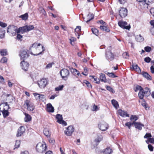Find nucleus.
<instances>
[{"instance_id":"48","label":"nucleus","mask_w":154,"mask_h":154,"mask_svg":"<svg viewBox=\"0 0 154 154\" xmlns=\"http://www.w3.org/2000/svg\"><path fill=\"white\" fill-rule=\"evenodd\" d=\"M147 1V0H144L142 2L140 3V5H146L147 6H148V4H147L146 2Z\"/></svg>"},{"instance_id":"46","label":"nucleus","mask_w":154,"mask_h":154,"mask_svg":"<svg viewBox=\"0 0 154 154\" xmlns=\"http://www.w3.org/2000/svg\"><path fill=\"white\" fill-rule=\"evenodd\" d=\"M83 82L86 84L88 88H92V86L91 84L88 81L86 80H84Z\"/></svg>"},{"instance_id":"24","label":"nucleus","mask_w":154,"mask_h":154,"mask_svg":"<svg viewBox=\"0 0 154 154\" xmlns=\"http://www.w3.org/2000/svg\"><path fill=\"white\" fill-rule=\"evenodd\" d=\"M71 72L75 76L76 75H77L79 76H81V74H80L79 71L75 69L74 68L73 69H71Z\"/></svg>"},{"instance_id":"56","label":"nucleus","mask_w":154,"mask_h":154,"mask_svg":"<svg viewBox=\"0 0 154 154\" xmlns=\"http://www.w3.org/2000/svg\"><path fill=\"white\" fill-rule=\"evenodd\" d=\"M122 56L123 57L126 59L129 57V55L127 52H125L123 53Z\"/></svg>"},{"instance_id":"3","label":"nucleus","mask_w":154,"mask_h":154,"mask_svg":"<svg viewBox=\"0 0 154 154\" xmlns=\"http://www.w3.org/2000/svg\"><path fill=\"white\" fill-rule=\"evenodd\" d=\"M47 147V146L45 144L39 143L36 145V149L38 152L43 153L46 150Z\"/></svg>"},{"instance_id":"33","label":"nucleus","mask_w":154,"mask_h":154,"mask_svg":"<svg viewBox=\"0 0 154 154\" xmlns=\"http://www.w3.org/2000/svg\"><path fill=\"white\" fill-rule=\"evenodd\" d=\"M0 53L2 56H4L8 55L7 51L6 49L0 50Z\"/></svg>"},{"instance_id":"29","label":"nucleus","mask_w":154,"mask_h":154,"mask_svg":"<svg viewBox=\"0 0 154 154\" xmlns=\"http://www.w3.org/2000/svg\"><path fill=\"white\" fill-rule=\"evenodd\" d=\"M43 133L47 137H49L51 135L49 130L47 128H45L44 129Z\"/></svg>"},{"instance_id":"59","label":"nucleus","mask_w":154,"mask_h":154,"mask_svg":"<svg viewBox=\"0 0 154 154\" xmlns=\"http://www.w3.org/2000/svg\"><path fill=\"white\" fill-rule=\"evenodd\" d=\"M45 100V96L44 95L41 94L40 95V98H39V100H42L44 101Z\"/></svg>"},{"instance_id":"2","label":"nucleus","mask_w":154,"mask_h":154,"mask_svg":"<svg viewBox=\"0 0 154 154\" xmlns=\"http://www.w3.org/2000/svg\"><path fill=\"white\" fill-rule=\"evenodd\" d=\"M60 74L62 79L67 80L70 75L69 71L65 68L62 69L60 72Z\"/></svg>"},{"instance_id":"55","label":"nucleus","mask_w":154,"mask_h":154,"mask_svg":"<svg viewBox=\"0 0 154 154\" xmlns=\"http://www.w3.org/2000/svg\"><path fill=\"white\" fill-rule=\"evenodd\" d=\"M70 43L71 45H74V44L72 43V42H73L76 40V38H74L73 37H71V38L69 39Z\"/></svg>"},{"instance_id":"11","label":"nucleus","mask_w":154,"mask_h":154,"mask_svg":"<svg viewBox=\"0 0 154 154\" xmlns=\"http://www.w3.org/2000/svg\"><path fill=\"white\" fill-rule=\"evenodd\" d=\"M20 65L23 69L25 71L27 70L29 66V64L23 60L20 63Z\"/></svg>"},{"instance_id":"52","label":"nucleus","mask_w":154,"mask_h":154,"mask_svg":"<svg viewBox=\"0 0 154 154\" xmlns=\"http://www.w3.org/2000/svg\"><path fill=\"white\" fill-rule=\"evenodd\" d=\"M144 60L146 62L149 63L150 62L151 59L149 57H147L144 58Z\"/></svg>"},{"instance_id":"44","label":"nucleus","mask_w":154,"mask_h":154,"mask_svg":"<svg viewBox=\"0 0 154 154\" xmlns=\"http://www.w3.org/2000/svg\"><path fill=\"white\" fill-rule=\"evenodd\" d=\"M130 119L131 121L134 120L136 121L138 119V117L137 116L132 115L130 117Z\"/></svg>"},{"instance_id":"6","label":"nucleus","mask_w":154,"mask_h":154,"mask_svg":"<svg viewBox=\"0 0 154 154\" xmlns=\"http://www.w3.org/2000/svg\"><path fill=\"white\" fill-rule=\"evenodd\" d=\"M74 128L73 126H69L65 131L64 133L67 136H70L74 131Z\"/></svg>"},{"instance_id":"19","label":"nucleus","mask_w":154,"mask_h":154,"mask_svg":"<svg viewBox=\"0 0 154 154\" xmlns=\"http://www.w3.org/2000/svg\"><path fill=\"white\" fill-rule=\"evenodd\" d=\"M142 74L143 76L147 80H152V77L151 76H150V75L147 72H142Z\"/></svg>"},{"instance_id":"57","label":"nucleus","mask_w":154,"mask_h":154,"mask_svg":"<svg viewBox=\"0 0 154 154\" xmlns=\"http://www.w3.org/2000/svg\"><path fill=\"white\" fill-rule=\"evenodd\" d=\"M38 10L41 13H42L44 14H45V13H46L44 9L41 7L39 8Z\"/></svg>"},{"instance_id":"47","label":"nucleus","mask_w":154,"mask_h":154,"mask_svg":"<svg viewBox=\"0 0 154 154\" xmlns=\"http://www.w3.org/2000/svg\"><path fill=\"white\" fill-rule=\"evenodd\" d=\"M7 59L6 57H3L0 60V62L2 63H5L7 62Z\"/></svg>"},{"instance_id":"40","label":"nucleus","mask_w":154,"mask_h":154,"mask_svg":"<svg viewBox=\"0 0 154 154\" xmlns=\"http://www.w3.org/2000/svg\"><path fill=\"white\" fill-rule=\"evenodd\" d=\"M56 118L57 119V122L59 123V121L63 120L62 115L60 114H57L56 116Z\"/></svg>"},{"instance_id":"39","label":"nucleus","mask_w":154,"mask_h":154,"mask_svg":"<svg viewBox=\"0 0 154 154\" xmlns=\"http://www.w3.org/2000/svg\"><path fill=\"white\" fill-rule=\"evenodd\" d=\"M28 14L27 13L23 15H22L20 16V17L22 19L24 20H26L28 18Z\"/></svg>"},{"instance_id":"18","label":"nucleus","mask_w":154,"mask_h":154,"mask_svg":"<svg viewBox=\"0 0 154 154\" xmlns=\"http://www.w3.org/2000/svg\"><path fill=\"white\" fill-rule=\"evenodd\" d=\"M102 139L103 137L100 134H97V137L94 140V142L97 143V145L99 144Z\"/></svg>"},{"instance_id":"61","label":"nucleus","mask_w":154,"mask_h":154,"mask_svg":"<svg viewBox=\"0 0 154 154\" xmlns=\"http://www.w3.org/2000/svg\"><path fill=\"white\" fill-rule=\"evenodd\" d=\"M148 148L149 150L151 151H152L153 150V147L152 146L151 144H149L148 145Z\"/></svg>"},{"instance_id":"7","label":"nucleus","mask_w":154,"mask_h":154,"mask_svg":"<svg viewBox=\"0 0 154 154\" xmlns=\"http://www.w3.org/2000/svg\"><path fill=\"white\" fill-rule=\"evenodd\" d=\"M98 127L100 130L104 131L108 128V125L105 122L102 121L98 125Z\"/></svg>"},{"instance_id":"13","label":"nucleus","mask_w":154,"mask_h":154,"mask_svg":"<svg viewBox=\"0 0 154 154\" xmlns=\"http://www.w3.org/2000/svg\"><path fill=\"white\" fill-rule=\"evenodd\" d=\"M118 114L122 117H129V115L128 114L126 111H123L122 109H119L118 111Z\"/></svg>"},{"instance_id":"27","label":"nucleus","mask_w":154,"mask_h":154,"mask_svg":"<svg viewBox=\"0 0 154 154\" xmlns=\"http://www.w3.org/2000/svg\"><path fill=\"white\" fill-rule=\"evenodd\" d=\"M144 91L145 96L148 97L150 94V90L149 88L147 87L145 88Z\"/></svg>"},{"instance_id":"31","label":"nucleus","mask_w":154,"mask_h":154,"mask_svg":"<svg viewBox=\"0 0 154 154\" xmlns=\"http://www.w3.org/2000/svg\"><path fill=\"white\" fill-rule=\"evenodd\" d=\"M112 150L110 148H107L103 152L104 154H110L112 152Z\"/></svg>"},{"instance_id":"12","label":"nucleus","mask_w":154,"mask_h":154,"mask_svg":"<svg viewBox=\"0 0 154 154\" xmlns=\"http://www.w3.org/2000/svg\"><path fill=\"white\" fill-rule=\"evenodd\" d=\"M25 129L23 126H20L18 130L17 136H21L25 132Z\"/></svg>"},{"instance_id":"42","label":"nucleus","mask_w":154,"mask_h":154,"mask_svg":"<svg viewBox=\"0 0 154 154\" xmlns=\"http://www.w3.org/2000/svg\"><path fill=\"white\" fill-rule=\"evenodd\" d=\"M91 30L93 33L97 36L98 34V30L96 28H92L91 29Z\"/></svg>"},{"instance_id":"54","label":"nucleus","mask_w":154,"mask_h":154,"mask_svg":"<svg viewBox=\"0 0 154 154\" xmlns=\"http://www.w3.org/2000/svg\"><path fill=\"white\" fill-rule=\"evenodd\" d=\"M59 123L60 124H62L63 125H64V126H66L67 125V123L65 121L62 120H61L60 121H59Z\"/></svg>"},{"instance_id":"63","label":"nucleus","mask_w":154,"mask_h":154,"mask_svg":"<svg viewBox=\"0 0 154 154\" xmlns=\"http://www.w3.org/2000/svg\"><path fill=\"white\" fill-rule=\"evenodd\" d=\"M23 37L22 36L19 34V33H17V39L19 40L20 38H21Z\"/></svg>"},{"instance_id":"10","label":"nucleus","mask_w":154,"mask_h":154,"mask_svg":"<svg viewBox=\"0 0 154 154\" xmlns=\"http://www.w3.org/2000/svg\"><path fill=\"white\" fill-rule=\"evenodd\" d=\"M48 82L46 79H41L40 81H38V84L39 87L41 88H44L46 85L47 84Z\"/></svg>"},{"instance_id":"25","label":"nucleus","mask_w":154,"mask_h":154,"mask_svg":"<svg viewBox=\"0 0 154 154\" xmlns=\"http://www.w3.org/2000/svg\"><path fill=\"white\" fill-rule=\"evenodd\" d=\"M136 39L138 42H141L144 40L143 38L141 35L140 34L137 35L136 37Z\"/></svg>"},{"instance_id":"22","label":"nucleus","mask_w":154,"mask_h":154,"mask_svg":"<svg viewBox=\"0 0 154 154\" xmlns=\"http://www.w3.org/2000/svg\"><path fill=\"white\" fill-rule=\"evenodd\" d=\"M1 112H2L3 117L5 118H6L9 115V112L8 111V109H3Z\"/></svg>"},{"instance_id":"62","label":"nucleus","mask_w":154,"mask_h":154,"mask_svg":"<svg viewBox=\"0 0 154 154\" xmlns=\"http://www.w3.org/2000/svg\"><path fill=\"white\" fill-rule=\"evenodd\" d=\"M151 134L150 133H147L146 135L144 136V137L145 138H147L151 137Z\"/></svg>"},{"instance_id":"36","label":"nucleus","mask_w":154,"mask_h":154,"mask_svg":"<svg viewBox=\"0 0 154 154\" xmlns=\"http://www.w3.org/2000/svg\"><path fill=\"white\" fill-rule=\"evenodd\" d=\"M106 72L107 73L105 72V73L110 77L114 78L117 77V76L115 74L112 72L110 73L108 72Z\"/></svg>"},{"instance_id":"1","label":"nucleus","mask_w":154,"mask_h":154,"mask_svg":"<svg viewBox=\"0 0 154 154\" xmlns=\"http://www.w3.org/2000/svg\"><path fill=\"white\" fill-rule=\"evenodd\" d=\"M17 26L14 25H10L8 27L7 32L10 35L14 36L16 35V33H17Z\"/></svg>"},{"instance_id":"50","label":"nucleus","mask_w":154,"mask_h":154,"mask_svg":"<svg viewBox=\"0 0 154 154\" xmlns=\"http://www.w3.org/2000/svg\"><path fill=\"white\" fill-rule=\"evenodd\" d=\"M20 140H17L16 141V143L15 144V148H18L20 145Z\"/></svg>"},{"instance_id":"34","label":"nucleus","mask_w":154,"mask_h":154,"mask_svg":"<svg viewBox=\"0 0 154 154\" xmlns=\"http://www.w3.org/2000/svg\"><path fill=\"white\" fill-rule=\"evenodd\" d=\"M113 106L115 107V108H117L119 105L118 102L115 100L113 99L111 100Z\"/></svg>"},{"instance_id":"30","label":"nucleus","mask_w":154,"mask_h":154,"mask_svg":"<svg viewBox=\"0 0 154 154\" xmlns=\"http://www.w3.org/2000/svg\"><path fill=\"white\" fill-rule=\"evenodd\" d=\"M25 117L24 118L25 121L26 122H28L30 121L31 119V116L26 113L25 114Z\"/></svg>"},{"instance_id":"9","label":"nucleus","mask_w":154,"mask_h":154,"mask_svg":"<svg viewBox=\"0 0 154 154\" xmlns=\"http://www.w3.org/2000/svg\"><path fill=\"white\" fill-rule=\"evenodd\" d=\"M127 11L126 8H121L119 11V15L122 18L125 17L127 16Z\"/></svg>"},{"instance_id":"16","label":"nucleus","mask_w":154,"mask_h":154,"mask_svg":"<svg viewBox=\"0 0 154 154\" xmlns=\"http://www.w3.org/2000/svg\"><path fill=\"white\" fill-rule=\"evenodd\" d=\"M25 32H27L26 26L22 27H20L19 28L17 29V33H21L22 34H23Z\"/></svg>"},{"instance_id":"58","label":"nucleus","mask_w":154,"mask_h":154,"mask_svg":"<svg viewBox=\"0 0 154 154\" xmlns=\"http://www.w3.org/2000/svg\"><path fill=\"white\" fill-rule=\"evenodd\" d=\"M81 29V27L80 26H78L76 27V29L75 30V32H77V33L78 32L80 31Z\"/></svg>"},{"instance_id":"43","label":"nucleus","mask_w":154,"mask_h":154,"mask_svg":"<svg viewBox=\"0 0 154 154\" xmlns=\"http://www.w3.org/2000/svg\"><path fill=\"white\" fill-rule=\"evenodd\" d=\"M106 88L107 90L110 91V92L113 93H115V91L111 87L107 85L106 86Z\"/></svg>"},{"instance_id":"14","label":"nucleus","mask_w":154,"mask_h":154,"mask_svg":"<svg viewBox=\"0 0 154 154\" xmlns=\"http://www.w3.org/2000/svg\"><path fill=\"white\" fill-rule=\"evenodd\" d=\"M19 55L20 56L21 58L23 59H24L27 57L29 56L27 52L24 50H22L20 51Z\"/></svg>"},{"instance_id":"26","label":"nucleus","mask_w":154,"mask_h":154,"mask_svg":"<svg viewBox=\"0 0 154 154\" xmlns=\"http://www.w3.org/2000/svg\"><path fill=\"white\" fill-rule=\"evenodd\" d=\"M118 24L119 26L123 29L125 26L127 24V23L126 22L120 21L118 22Z\"/></svg>"},{"instance_id":"28","label":"nucleus","mask_w":154,"mask_h":154,"mask_svg":"<svg viewBox=\"0 0 154 154\" xmlns=\"http://www.w3.org/2000/svg\"><path fill=\"white\" fill-rule=\"evenodd\" d=\"M138 96L140 99H143V97L145 96L144 91L143 89V90L139 91Z\"/></svg>"},{"instance_id":"4","label":"nucleus","mask_w":154,"mask_h":154,"mask_svg":"<svg viewBox=\"0 0 154 154\" xmlns=\"http://www.w3.org/2000/svg\"><path fill=\"white\" fill-rule=\"evenodd\" d=\"M41 44L40 43L37 44V43H34L32 45V46L30 47L29 48V51L30 52V54L33 55H35V56H37L40 54H41L42 53V52H40L38 53H36V54H33V53L32 52V49L33 50L36 49L37 50L38 48V46H40Z\"/></svg>"},{"instance_id":"37","label":"nucleus","mask_w":154,"mask_h":154,"mask_svg":"<svg viewBox=\"0 0 154 154\" xmlns=\"http://www.w3.org/2000/svg\"><path fill=\"white\" fill-rule=\"evenodd\" d=\"M2 105H4V108L3 109H9V105H8V103L7 102H5L3 103H2L0 105V106H1Z\"/></svg>"},{"instance_id":"49","label":"nucleus","mask_w":154,"mask_h":154,"mask_svg":"<svg viewBox=\"0 0 154 154\" xmlns=\"http://www.w3.org/2000/svg\"><path fill=\"white\" fill-rule=\"evenodd\" d=\"M144 49L146 52H149L151 50V48L149 46H146L144 48Z\"/></svg>"},{"instance_id":"38","label":"nucleus","mask_w":154,"mask_h":154,"mask_svg":"<svg viewBox=\"0 0 154 154\" xmlns=\"http://www.w3.org/2000/svg\"><path fill=\"white\" fill-rule=\"evenodd\" d=\"M99 107L97 106L94 104L93 106L92 107L91 110L92 111H97L99 109Z\"/></svg>"},{"instance_id":"17","label":"nucleus","mask_w":154,"mask_h":154,"mask_svg":"<svg viewBox=\"0 0 154 154\" xmlns=\"http://www.w3.org/2000/svg\"><path fill=\"white\" fill-rule=\"evenodd\" d=\"M47 110L49 112H54V108L50 103L47 105Z\"/></svg>"},{"instance_id":"20","label":"nucleus","mask_w":154,"mask_h":154,"mask_svg":"<svg viewBox=\"0 0 154 154\" xmlns=\"http://www.w3.org/2000/svg\"><path fill=\"white\" fill-rule=\"evenodd\" d=\"M99 79L100 80L101 82H104V83L107 82L105 75L103 73H101L100 74Z\"/></svg>"},{"instance_id":"32","label":"nucleus","mask_w":154,"mask_h":154,"mask_svg":"<svg viewBox=\"0 0 154 154\" xmlns=\"http://www.w3.org/2000/svg\"><path fill=\"white\" fill-rule=\"evenodd\" d=\"M5 34V31L3 29H1L0 31V38H4Z\"/></svg>"},{"instance_id":"5","label":"nucleus","mask_w":154,"mask_h":154,"mask_svg":"<svg viewBox=\"0 0 154 154\" xmlns=\"http://www.w3.org/2000/svg\"><path fill=\"white\" fill-rule=\"evenodd\" d=\"M24 105H26L28 110L32 111L34 109V106L33 104L28 100H26L24 101Z\"/></svg>"},{"instance_id":"51","label":"nucleus","mask_w":154,"mask_h":154,"mask_svg":"<svg viewBox=\"0 0 154 154\" xmlns=\"http://www.w3.org/2000/svg\"><path fill=\"white\" fill-rule=\"evenodd\" d=\"M33 94L36 99L39 100V98H40V94L37 93H34Z\"/></svg>"},{"instance_id":"45","label":"nucleus","mask_w":154,"mask_h":154,"mask_svg":"<svg viewBox=\"0 0 154 154\" xmlns=\"http://www.w3.org/2000/svg\"><path fill=\"white\" fill-rule=\"evenodd\" d=\"M63 87L64 85H59L58 87L56 88L55 90V91H61L63 89Z\"/></svg>"},{"instance_id":"60","label":"nucleus","mask_w":154,"mask_h":154,"mask_svg":"<svg viewBox=\"0 0 154 154\" xmlns=\"http://www.w3.org/2000/svg\"><path fill=\"white\" fill-rule=\"evenodd\" d=\"M150 12L152 16L154 17V8L150 9Z\"/></svg>"},{"instance_id":"21","label":"nucleus","mask_w":154,"mask_h":154,"mask_svg":"<svg viewBox=\"0 0 154 154\" xmlns=\"http://www.w3.org/2000/svg\"><path fill=\"white\" fill-rule=\"evenodd\" d=\"M94 15L93 14L89 13L87 15L88 20L86 21L87 23H88L91 20L93 19L94 18Z\"/></svg>"},{"instance_id":"53","label":"nucleus","mask_w":154,"mask_h":154,"mask_svg":"<svg viewBox=\"0 0 154 154\" xmlns=\"http://www.w3.org/2000/svg\"><path fill=\"white\" fill-rule=\"evenodd\" d=\"M0 26L2 27H5L7 26V24L0 21Z\"/></svg>"},{"instance_id":"23","label":"nucleus","mask_w":154,"mask_h":154,"mask_svg":"<svg viewBox=\"0 0 154 154\" xmlns=\"http://www.w3.org/2000/svg\"><path fill=\"white\" fill-rule=\"evenodd\" d=\"M134 70L136 71H137L138 72H140L141 70L140 68L138 66L137 64L134 63L132 65V68Z\"/></svg>"},{"instance_id":"35","label":"nucleus","mask_w":154,"mask_h":154,"mask_svg":"<svg viewBox=\"0 0 154 154\" xmlns=\"http://www.w3.org/2000/svg\"><path fill=\"white\" fill-rule=\"evenodd\" d=\"M26 26L27 32L33 29L34 28V26L33 25H26Z\"/></svg>"},{"instance_id":"15","label":"nucleus","mask_w":154,"mask_h":154,"mask_svg":"<svg viewBox=\"0 0 154 154\" xmlns=\"http://www.w3.org/2000/svg\"><path fill=\"white\" fill-rule=\"evenodd\" d=\"M135 128L138 129L139 130H141L142 129V127L144 126V125L140 122H133Z\"/></svg>"},{"instance_id":"64","label":"nucleus","mask_w":154,"mask_h":154,"mask_svg":"<svg viewBox=\"0 0 154 154\" xmlns=\"http://www.w3.org/2000/svg\"><path fill=\"white\" fill-rule=\"evenodd\" d=\"M150 32L152 35L154 34V27H152L150 29Z\"/></svg>"},{"instance_id":"41","label":"nucleus","mask_w":154,"mask_h":154,"mask_svg":"<svg viewBox=\"0 0 154 154\" xmlns=\"http://www.w3.org/2000/svg\"><path fill=\"white\" fill-rule=\"evenodd\" d=\"M143 88L141 86L137 85L135 87L134 91L135 92H137L138 90H139V91H140L143 90Z\"/></svg>"},{"instance_id":"8","label":"nucleus","mask_w":154,"mask_h":154,"mask_svg":"<svg viewBox=\"0 0 154 154\" xmlns=\"http://www.w3.org/2000/svg\"><path fill=\"white\" fill-rule=\"evenodd\" d=\"M106 59L109 62L113 60L114 59V55L110 51H106Z\"/></svg>"}]
</instances>
